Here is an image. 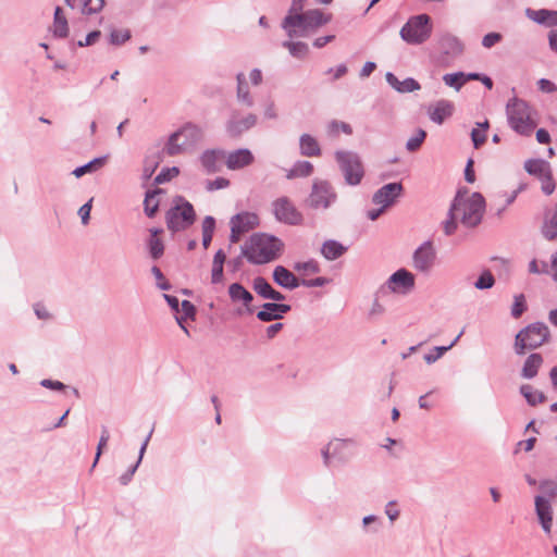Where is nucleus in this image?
I'll return each mask as SVG.
<instances>
[{
  "label": "nucleus",
  "instance_id": "9d476101",
  "mask_svg": "<svg viewBox=\"0 0 557 557\" xmlns=\"http://www.w3.org/2000/svg\"><path fill=\"white\" fill-rule=\"evenodd\" d=\"M335 158L346 184L350 186L360 184L364 171L359 156L351 151H337Z\"/></svg>",
  "mask_w": 557,
  "mask_h": 557
},
{
  "label": "nucleus",
  "instance_id": "bf43d9fd",
  "mask_svg": "<svg viewBox=\"0 0 557 557\" xmlns=\"http://www.w3.org/2000/svg\"><path fill=\"white\" fill-rule=\"evenodd\" d=\"M502 35L499 33H488L482 39V46L484 48H492L494 45L502 40Z\"/></svg>",
  "mask_w": 557,
  "mask_h": 557
},
{
  "label": "nucleus",
  "instance_id": "aec40b11",
  "mask_svg": "<svg viewBox=\"0 0 557 557\" xmlns=\"http://www.w3.org/2000/svg\"><path fill=\"white\" fill-rule=\"evenodd\" d=\"M290 306L285 304L265 302L261 310L257 312V318L262 322H271L280 320L283 315L290 311Z\"/></svg>",
  "mask_w": 557,
  "mask_h": 557
},
{
  "label": "nucleus",
  "instance_id": "c03bdc74",
  "mask_svg": "<svg viewBox=\"0 0 557 557\" xmlns=\"http://www.w3.org/2000/svg\"><path fill=\"white\" fill-rule=\"evenodd\" d=\"M443 82L446 86L455 88L458 91L465 85V73L456 72L445 74L443 76Z\"/></svg>",
  "mask_w": 557,
  "mask_h": 557
},
{
  "label": "nucleus",
  "instance_id": "052dcab7",
  "mask_svg": "<svg viewBox=\"0 0 557 557\" xmlns=\"http://www.w3.org/2000/svg\"><path fill=\"white\" fill-rule=\"evenodd\" d=\"M399 510L397 509V502L389 500L385 506V515L388 517L391 522H394L399 517Z\"/></svg>",
  "mask_w": 557,
  "mask_h": 557
},
{
  "label": "nucleus",
  "instance_id": "423d86ee",
  "mask_svg": "<svg viewBox=\"0 0 557 557\" xmlns=\"http://www.w3.org/2000/svg\"><path fill=\"white\" fill-rule=\"evenodd\" d=\"M550 332L548 326L543 322H534L520 330L516 337L513 349L519 356L525 354L527 350H533L548 342Z\"/></svg>",
  "mask_w": 557,
  "mask_h": 557
},
{
  "label": "nucleus",
  "instance_id": "f8f14e48",
  "mask_svg": "<svg viewBox=\"0 0 557 557\" xmlns=\"http://www.w3.org/2000/svg\"><path fill=\"white\" fill-rule=\"evenodd\" d=\"M230 242L238 243L240 237L259 225V216L253 212L244 211L233 215L230 220Z\"/></svg>",
  "mask_w": 557,
  "mask_h": 557
},
{
  "label": "nucleus",
  "instance_id": "f3484780",
  "mask_svg": "<svg viewBox=\"0 0 557 557\" xmlns=\"http://www.w3.org/2000/svg\"><path fill=\"white\" fill-rule=\"evenodd\" d=\"M255 161L252 152L247 148H240L231 152H226L225 164L228 170L235 171L244 169Z\"/></svg>",
  "mask_w": 557,
  "mask_h": 557
},
{
  "label": "nucleus",
  "instance_id": "4468645a",
  "mask_svg": "<svg viewBox=\"0 0 557 557\" xmlns=\"http://www.w3.org/2000/svg\"><path fill=\"white\" fill-rule=\"evenodd\" d=\"M257 115L253 113L240 115L238 111H233L225 125L226 132L233 138L239 137L252 128L257 124Z\"/></svg>",
  "mask_w": 557,
  "mask_h": 557
},
{
  "label": "nucleus",
  "instance_id": "1a4fd4ad",
  "mask_svg": "<svg viewBox=\"0 0 557 557\" xmlns=\"http://www.w3.org/2000/svg\"><path fill=\"white\" fill-rule=\"evenodd\" d=\"M337 200V193L332 184L324 180H314L306 205L313 210H327Z\"/></svg>",
  "mask_w": 557,
  "mask_h": 557
},
{
  "label": "nucleus",
  "instance_id": "37998d69",
  "mask_svg": "<svg viewBox=\"0 0 557 557\" xmlns=\"http://www.w3.org/2000/svg\"><path fill=\"white\" fill-rule=\"evenodd\" d=\"M82 14L91 15L102 11L106 1L104 0H79Z\"/></svg>",
  "mask_w": 557,
  "mask_h": 557
},
{
  "label": "nucleus",
  "instance_id": "7ed1b4c3",
  "mask_svg": "<svg viewBox=\"0 0 557 557\" xmlns=\"http://www.w3.org/2000/svg\"><path fill=\"white\" fill-rule=\"evenodd\" d=\"M509 126L521 136H531L537 126L535 110L523 99L513 97L506 106Z\"/></svg>",
  "mask_w": 557,
  "mask_h": 557
},
{
  "label": "nucleus",
  "instance_id": "bb28decb",
  "mask_svg": "<svg viewBox=\"0 0 557 557\" xmlns=\"http://www.w3.org/2000/svg\"><path fill=\"white\" fill-rule=\"evenodd\" d=\"M541 233L547 240H554L557 238V203L553 209L545 212Z\"/></svg>",
  "mask_w": 557,
  "mask_h": 557
},
{
  "label": "nucleus",
  "instance_id": "338daca9",
  "mask_svg": "<svg viewBox=\"0 0 557 557\" xmlns=\"http://www.w3.org/2000/svg\"><path fill=\"white\" fill-rule=\"evenodd\" d=\"M92 198H90L86 203H84L79 210H78V214L82 219V223L84 225L88 224L89 222V218H90V211H91V203H92Z\"/></svg>",
  "mask_w": 557,
  "mask_h": 557
},
{
  "label": "nucleus",
  "instance_id": "79ce46f5",
  "mask_svg": "<svg viewBox=\"0 0 557 557\" xmlns=\"http://www.w3.org/2000/svg\"><path fill=\"white\" fill-rule=\"evenodd\" d=\"M181 311L183 312V314L182 315H177L176 317V321H177L178 325L182 327V330L186 334H189L188 330L184 325V321L186 319H194L195 318L196 308H195V306L190 301L183 300L182 304H181Z\"/></svg>",
  "mask_w": 557,
  "mask_h": 557
},
{
  "label": "nucleus",
  "instance_id": "a878e982",
  "mask_svg": "<svg viewBox=\"0 0 557 557\" xmlns=\"http://www.w3.org/2000/svg\"><path fill=\"white\" fill-rule=\"evenodd\" d=\"M385 79L393 89L400 94L412 92L421 88L420 84L414 78L408 77L404 81H399L391 72L385 74Z\"/></svg>",
  "mask_w": 557,
  "mask_h": 557
},
{
  "label": "nucleus",
  "instance_id": "774afa93",
  "mask_svg": "<svg viewBox=\"0 0 557 557\" xmlns=\"http://www.w3.org/2000/svg\"><path fill=\"white\" fill-rule=\"evenodd\" d=\"M537 86L541 91L547 92V94H552L557 90V86L553 82H550L546 78H541L537 82Z\"/></svg>",
  "mask_w": 557,
  "mask_h": 557
},
{
  "label": "nucleus",
  "instance_id": "09e8293b",
  "mask_svg": "<svg viewBox=\"0 0 557 557\" xmlns=\"http://www.w3.org/2000/svg\"><path fill=\"white\" fill-rule=\"evenodd\" d=\"M540 490L542 491L543 495L547 497L550 502L555 497H557V482L553 480H545L540 483Z\"/></svg>",
  "mask_w": 557,
  "mask_h": 557
},
{
  "label": "nucleus",
  "instance_id": "0e129e2a",
  "mask_svg": "<svg viewBox=\"0 0 557 557\" xmlns=\"http://www.w3.org/2000/svg\"><path fill=\"white\" fill-rule=\"evenodd\" d=\"M230 185V181L224 177H218L207 183V189L210 191L226 188Z\"/></svg>",
  "mask_w": 557,
  "mask_h": 557
},
{
  "label": "nucleus",
  "instance_id": "680f3d73",
  "mask_svg": "<svg viewBox=\"0 0 557 557\" xmlns=\"http://www.w3.org/2000/svg\"><path fill=\"white\" fill-rule=\"evenodd\" d=\"M385 312V307L379 302L377 299H375L373 302H372V306L369 310V319L371 320H375L377 319L379 317L383 315Z\"/></svg>",
  "mask_w": 557,
  "mask_h": 557
},
{
  "label": "nucleus",
  "instance_id": "4be33fe9",
  "mask_svg": "<svg viewBox=\"0 0 557 557\" xmlns=\"http://www.w3.org/2000/svg\"><path fill=\"white\" fill-rule=\"evenodd\" d=\"M525 16L533 21L536 24L543 25L545 27H556L557 26V11L548 10V9H525Z\"/></svg>",
  "mask_w": 557,
  "mask_h": 557
},
{
  "label": "nucleus",
  "instance_id": "e2e57ef3",
  "mask_svg": "<svg viewBox=\"0 0 557 557\" xmlns=\"http://www.w3.org/2000/svg\"><path fill=\"white\" fill-rule=\"evenodd\" d=\"M151 273L153 274L156 280L159 281L158 287L160 289H162V290L170 289V287H171L170 284L164 280V275L158 267L153 265L151 268Z\"/></svg>",
  "mask_w": 557,
  "mask_h": 557
},
{
  "label": "nucleus",
  "instance_id": "0eeeda50",
  "mask_svg": "<svg viewBox=\"0 0 557 557\" xmlns=\"http://www.w3.org/2000/svg\"><path fill=\"white\" fill-rule=\"evenodd\" d=\"M173 203L166 212V225L172 232H181L194 224L196 213L193 205L182 196L175 197Z\"/></svg>",
  "mask_w": 557,
  "mask_h": 557
},
{
  "label": "nucleus",
  "instance_id": "f257e3e1",
  "mask_svg": "<svg viewBox=\"0 0 557 557\" xmlns=\"http://www.w3.org/2000/svg\"><path fill=\"white\" fill-rule=\"evenodd\" d=\"M332 14H325L319 9H311L300 13L287 14L282 21V28L286 32L287 36L309 37L317 30L330 23Z\"/></svg>",
  "mask_w": 557,
  "mask_h": 557
},
{
  "label": "nucleus",
  "instance_id": "473e14b6",
  "mask_svg": "<svg viewBox=\"0 0 557 557\" xmlns=\"http://www.w3.org/2000/svg\"><path fill=\"white\" fill-rule=\"evenodd\" d=\"M152 432H153V428L150 430V432L148 433L147 437L145 438V441L143 442L141 446H140V449H139V456H138V459L137 461L135 462V465H133L125 473H123L120 478H119V481L122 485H127L134 473L136 472L138 466L140 465L141 460H143V457H144V454L147 449V446H148V443L151 438V435H152Z\"/></svg>",
  "mask_w": 557,
  "mask_h": 557
},
{
  "label": "nucleus",
  "instance_id": "8fccbe9b",
  "mask_svg": "<svg viewBox=\"0 0 557 557\" xmlns=\"http://www.w3.org/2000/svg\"><path fill=\"white\" fill-rule=\"evenodd\" d=\"M495 284V278L490 271H484L474 283L476 289H488Z\"/></svg>",
  "mask_w": 557,
  "mask_h": 557
},
{
  "label": "nucleus",
  "instance_id": "de8ad7c7",
  "mask_svg": "<svg viewBox=\"0 0 557 557\" xmlns=\"http://www.w3.org/2000/svg\"><path fill=\"white\" fill-rule=\"evenodd\" d=\"M527 310V301L523 294L516 295L513 297V304L511 306V315L518 319Z\"/></svg>",
  "mask_w": 557,
  "mask_h": 557
},
{
  "label": "nucleus",
  "instance_id": "ddd939ff",
  "mask_svg": "<svg viewBox=\"0 0 557 557\" xmlns=\"http://www.w3.org/2000/svg\"><path fill=\"white\" fill-rule=\"evenodd\" d=\"M436 261V249L431 240L424 242L413 252V268L424 274H429Z\"/></svg>",
  "mask_w": 557,
  "mask_h": 557
},
{
  "label": "nucleus",
  "instance_id": "6e6d98bb",
  "mask_svg": "<svg viewBox=\"0 0 557 557\" xmlns=\"http://www.w3.org/2000/svg\"><path fill=\"white\" fill-rule=\"evenodd\" d=\"M329 132L333 135H337L339 132L350 135L352 128L348 123L334 120L329 124Z\"/></svg>",
  "mask_w": 557,
  "mask_h": 557
},
{
  "label": "nucleus",
  "instance_id": "a211bd4d",
  "mask_svg": "<svg viewBox=\"0 0 557 557\" xmlns=\"http://www.w3.org/2000/svg\"><path fill=\"white\" fill-rule=\"evenodd\" d=\"M454 109L455 107L451 101L441 99L434 104H430L426 109V112L432 122L441 125L446 119L453 115Z\"/></svg>",
  "mask_w": 557,
  "mask_h": 557
},
{
  "label": "nucleus",
  "instance_id": "c9c22d12",
  "mask_svg": "<svg viewBox=\"0 0 557 557\" xmlns=\"http://www.w3.org/2000/svg\"><path fill=\"white\" fill-rule=\"evenodd\" d=\"M53 34L60 38H64L69 34L67 20L60 7H57L54 11Z\"/></svg>",
  "mask_w": 557,
  "mask_h": 557
},
{
  "label": "nucleus",
  "instance_id": "c756f323",
  "mask_svg": "<svg viewBox=\"0 0 557 557\" xmlns=\"http://www.w3.org/2000/svg\"><path fill=\"white\" fill-rule=\"evenodd\" d=\"M320 251L327 261H334L347 251V247L335 239H327L322 244Z\"/></svg>",
  "mask_w": 557,
  "mask_h": 557
},
{
  "label": "nucleus",
  "instance_id": "864d4df0",
  "mask_svg": "<svg viewBox=\"0 0 557 557\" xmlns=\"http://www.w3.org/2000/svg\"><path fill=\"white\" fill-rule=\"evenodd\" d=\"M178 173H180V171H178V168H176V166L163 169L154 177V184H157V185L163 184V183L170 181L171 178L175 177L176 175H178Z\"/></svg>",
  "mask_w": 557,
  "mask_h": 557
},
{
  "label": "nucleus",
  "instance_id": "5701e85b",
  "mask_svg": "<svg viewBox=\"0 0 557 557\" xmlns=\"http://www.w3.org/2000/svg\"><path fill=\"white\" fill-rule=\"evenodd\" d=\"M440 50L448 57L455 58L462 53L463 45L454 35L444 33L438 37L437 40Z\"/></svg>",
  "mask_w": 557,
  "mask_h": 557
},
{
  "label": "nucleus",
  "instance_id": "e433bc0d",
  "mask_svg": "<svg viewBox=\"0 0 557 557\" xmlns=\"http://www.w3.org/2000/svg\"><path fill=\"white\" fill-rule=\"evenodd\" d=\"M226 256L222 249L218 250L213 257L211 281L212 283H220L223 277V264Z\"/></svg>",
  "mask_w": 557,
  "mask_h": 557
},
{
  "label": "nucleus",
  "instance_id": "2eb2a0df",
  "mask_svg": "<svg viewBox=\"0 0 557 557\" xmlns=\"http://www.w3.org/2000/svg\"><path fill=\"white\" fill-rule=\"evenodd\" d=\"M534 506L535 513L543 532L547 536H550L554 516L552 502L545 496H535Z\"/></svg>",
  "mask_w": 557,
  "mask_h": 557
},
{
  "label": "nucleus",
  "instance_id": "4d7b16f0",
  "mask_svg": "<svg viewBox=\"0 0 557 557\" xmlns=\"http://www.w3.org/2000/svg\"><path fill=\"white\" fill-rule=\"evenodd\" d=\"M459 219L458 214L453 213V207L449 209V216L448 219L443 223L444 232L446 235H451L455 230L457 228L456 220Z\"/></svg>",
  "mask_w": 557,
  "mask_h": 557
},
{
  "label": "nucleus",
  "instance_id": "2f4dec72",
  "mask_svg": "<svg viewBox=\"0 0 557 557\" xmlns=\"http://www.w3.org/2000/svg\"><path fill=\"white\" fill-rule=\"evenodd\" d=\"M524 170L530 175H534L540 180L550 172V165L547 161L542 159H530L524 162Z\"/></svg>",
  "mask_w": 557,
  "mask_h": 557
},
{
  "label": "nucleus",
  "instance_id": "72a5a7b5",
  "mask_svg": "<svg viewBox=\"0 0 557 557\" xmlns=\"http://www.w3.org/2000/svg\"><path fill=\"white\" fill-rule=\"evenodd\" d=\"M300 153L306 157H318L321 153L320 146L315 138L309 134L300 136Z\"/></svg>",
  "mask_w": 557,
  "mask_h": 557
},
{
  "label": "nucleus",
  "instance_id": "f03ea898",
  "mask_svg": "<svg viewBox=\"0 0 557 557\" xmlns=\"http://www.w3.org/2000/svg\"><path fill=\"white\" fill-rule=\"evenodd\" d=\"M283 243L273 235L253 234L249 242L242 247V256L250 263L264 264L278 258Z\"/></svg>",
  "mask_w": 557,
  "mask_h": 557
},
{
  "label": "nucleus",
  "instance_id": "f704fd0d",
  "mask_svg": "<svg viewBox=\"0 0 557 557\" xmlns=\"http://www.w3.org/2000/svg\"><path fill=\"white\" fill-rule=\"evenodd\" d=\"M107 161H108V156L95 158L91 161H89L88 163L76 168L72 172V174L78 178L87 173H94V172L102 169L106 165Z\"/></svg>",
  "mask_w": 557,
  "mask_h": 557
},
{
  "label": "nucleus",
  "instance_id": "603ef678",
  "mask_svg": "<svg viewBox=\"0 0 557 557\" xmlns=\"http://www.w3.org/2000/svg\"><path fill=\"white\" fill-rule=\"evenodd\" d=\"M448 350L449 347L435 346L429 354H425L423 356V359L428 364H432L436 362L438 359H441L442 356Z\"/></svg>",
  "mask_w": 557,
  "mask_h": 557
},
{
  "label": "nucleus",
  "instance_id": "3c124183",
  "mask_svg": "<svg viewBox=\"0 0 557 557\" xmlns=\"http://www.w3.org/2000/svg\"><path fill=\"white\" fill-rule=\"evenodd\" d=\"M131 39V32L128 29H113L110 33V44L120 46Z\"/></svg>",
  "mask_w": 557,
  "mask_h": 557
},
{
  "label": "nucleus",
  "instance_id": "6ab92c4d",
  "mask_svg": "<svg viewBox=\"0 0 557 557\" xmlns=\"http://www.w3.org/2000/svg\"><path fill=\"white\" fill-rule=\"evenodd\" d=\"M225 157L226 151L223 149H208L201 153L200 163L207 173H215L221 170V163Z\"/></svg>",
  "mask_w": 557,
  "mask_h": 557
},
{
  "label": "nucleus",
  "instance_id": "a18cd8bd",
  "mask_svg": "<svg viewBox=\"0 0 557 557\" xmlns=\"http://www.w3.org/2000/svg\"><path fill=\"white\" fill-rule=\"evenodd\" d=\"M425 137H426V132L422 128H419L416 132V134L407 140L406 149L411 152L417 151L421 147Z\"/></svg>",
  "mask_w": 557,
  "mask_h": 557
},
{
  "label": "nucleus",
  "instance_id": "49530a36",
  "mask_svg": "<svg viewBox=\"0 0 557 557\" xmlns=\"http://www.w3.org/2000/svg\"><path fill=\"white\" fill-rule=\"evenodd\" d=\"M149 252L152 259H159L164 252V245L159 237H150L148 240Z\"/></svg>",
  "mask_w": 557,
  "mask_h": 557
},
{
  "label": "nucleus",
  "instance_id": "9b49d317",
  "mask_svg": "<svg viewBox=\"0 0 557 557\" xmlns=\"http://www.w3.org/2000/svg\"><path fill=\"white\" fill-rule=\"evenodd\" d=\"M272 212L275 219L284 224L298 225L302 222V214L286 196L278 197L272 202Z\"/></svg>",
  "mask_w": 557,
  "mask_h": 557
},
{
  "label": "nucleus",
  "instance_id": "b1692460",
  "mask_svg": "<svg viewBox=\"0 0 557 557\" xmlns=\"http://www.w3.org/2000/svg\"><path fill=\"white\" fill-rule=\"evenodd\" d=\"M387 284L393 292H396L398 287L410 290L414 287V276L408 270L399 269L389 276Z\"/></svg>",
  "mask_w": 557,
  "mask_h": 557
},
{
  "label": "nucleus",
  "instance_id": "412c9836",
  "mask_svg": "<svg viewBox=\"0 0 557 557\" xmlns=\"http://www.w3.org/2000/svg\"><path fill=\"white\" fill-rule=\"evenodd\" d=\"M228 295L233 302H242L247 313H252L255 311V307L251 305L253 296L242 284H231L228 286Z\"/></svg>",
  "mask_w": 557,
  "mask_h": 557
},
{
  "label": "nucleus",
  "instance_id": "393cba45",
  "mask_svg": "<svg viewBox=\"0 0 557 557\" xmlns=\"http://www.w3.org/2000/svg\"><path fill=\"white\" fill-rule=\"evenodd\" d=\"M253 290L264 299H270L273 301H282L285 299V296L275 290L268 281L262 276H257L252 282Z\"/></svg>",
  "mask_w": 557,
  "mask_h": 557
},
{
  "label": "nucleus",
  "instance_id": "6e6552de",
  "mask_svg": "<svg viewBox=\"0 0 557 557\" xmlns=\"http://www.w3.org/2000/svg\"><path fill=\"white\" fill-rule=\"evenodd\" d=\"M431 17L424 13L411 16L399 32L401 39L409 45H421L431 37Z\"/></svg>",
  "mask_w": 557,
  "mask_h": 557
},
{
  "label": "nucleus",
  "instance_id": "4c0bfd02",
  "mask_svg": "<svg viewBox=\"0 0 557 557\" xmlns=\"http://www.w3.org/2000/svg\"><path fill=\"white\" fill-rule=\"evenodd\" d=\"M288 52L297 59H305L309 54V46L302 41L286 40L282 44Z\"/></svg>",
  "mask_w": 557,
  "mask_h": 557
},
{
  "label": "nucleus",
  "instance_id": "39448f33",
  "mask_svg": "<svg viewBox=\"0 0 557 557\" xmlns=\"http://www.w3.org/2000/svg\"><path fill=\"white\" fill-rule=\"evenodd\" d=\"M451 207L453 213L459 215V220L465 226L474 227L482 220L485 200L481 194L473 193L467 199L457 196Z\"/></svg>",
  "mask_w": 557,
  "mask_h": 557
},
{
  "label": "nucleus",
  "instance_id": "cd10ccee",
  "mask_svg": "<svg viewBox=\"0 0 557 557\" xmlns=\"http://www.w3.org/2000/svg\"><path fill=\"white\" fill-rule=\"evenodd\" d=\"M274 282L283 288L295 289L300 285L298 278L283 265H277L273 271Z\"/></svg>",
  "mask_w": 557,
  "mask_h": 557
},
{
  "label": "nucleus",
  "instance_id": "5fc2aeb1",
  "mask_svg": "<svg viewBox=\"0 0 557 557\" xmlns=\"http://www.w3.org/2000/svg\"><path fill=\"white\" fill-rule=\"evenodd\" d=\"M296 271L306 272V273H319L320 265L315 260H309L306 262H297L294 267Z\"/></svg>",
  "mask_w": 557,
  "mask_h": 557
},
{
  "label": "nucleus",
  "instance_id": "ea45409f",
  "mask_svg": "<svg viewBox=\"0 0 557 557\" xmlns=\"http://www.w3.org/2000/svg\"><path fill=\"white\" fill-rule=\"evenodd\" d=\"M520 393L523 395L528 404L531 406L542 404L546 400V397L542 392L534 389L529 384L522 385L520 387Z\"/></svg>",
  "mask_w": 557,
  "mask_h": 557
},
{
  "label": "nucleus",
  "instance_id": "c85d7f7f",
  "mask_svg": "<svg viewBox=\"0 0 557 557\" xmlns=\"http://www.w3.org/2000/svg\"><path fill=\"white\" fill-rule=\"evenodd\" d=\"M237 81V89H236V99L238 103L246 108H251L255 104V99L251 96L248 87V83L246 81V76L244 73H238L236 75Z\"/></svg>",
  "mask_w": 557,
  "mask_h": 557
},
{
  "label": "nucleus",
  "instance_id": "69168bd1",
  "mask_svg": "<svg viewBox=\"0 0 557 557\" xmlns=\"http://www.w3.org/2000/svg\"><path fill=\"white\" fill-rule=\"evenodd\" d=\"M471 139H472V143H473V146L474 148H479L481 147L485 140H486V135H485V132H482L481 129L479 128H473L471 131Z\"/></svg>",
  "mask_w": 557,
  "mask_h": 557
},
{
  "label": "nucleus",
  "instance_id": "13d9d810",
  "mask_svg": "<svg viewBox=\"0 0 557 557\" xmlns=\"http://www.w3.org/2000/svg\"><path fill=\"white\" fill-rule=\"evenodd\" d=\"M540 181L542 184V186H541L542 191L545 195H552L555 190V183L552 177V171L549 173H547L546 175H544L543 177H541Z\"/></svg>",
  "mask_w": 557,
  "mask_h": 557
},
{
  "label": "nucleus",
  "instance_id": "58836bf2",
  "mask_svg": "<svg viewBox=\"0 0 557 557\" xmlns=\"http://www.w3.org/2000/svg\"><path fill=\"white\" fill-rule=\"evenodd\" d=\"M313 172V165L309 161H298L287 172L286 178L307 177Z\"/></svg>",
  "mask_w": 557,
  "mask_h": 557
},
{
  "label": "nucleus",
  "instance_id": "20e7f679",
  "mask_svg": "<svg viewBox=\"0 0 557 557\" xmlns=\"http://www.w3.org/2000/svg\"><path fill=\"white\" fill-rule=\"evenodd\" d=\"M203 138V131L194 123H186L172 133L165 144L164 151L173 157L186 152L198 145Z\"/></svg>",
  "mask_w": 557,
  "mask_h": 557
},
{
  "label": "nucleus",
  "instance_id": "a19ab883",
  "mask_svg": "<svg viewBox=\"0 0 557 557\" xmlns=\"http://www.w3.org/2000/svg\"><path fill=\"white\" fill-rule=\"evenodd\" d=\"M162 193V189L160 188H157V189H153V190H148L146 193V197H145V200H144V206H145V213L149 216V218H152L157 211H158V208H159V200H157V196L159 194Z\"/></svg>",
  "mask_w": 557,
  "mask_h": 557
},
{
  "label": "nucleus",
  "instance_id": "7c9ffc66",
  "mask_svg": "<svg viewBox=\"0 0 557 557\" xmlns=\"http://www.w3.org/2000/svg\"><path fill=\"white\" fill-rule=\"evenodd\" d=\"M542 364L543 357L537 352L531 354L523 363L521 376L528 380L535 377Z\"/></svg>",
  "mask_w": 557,
  "mask_h": 557
},
{
  "label": "nucleus",
  "instance_id": "dca6fc26",
  "mask_svg": "<svg viewBox=\"0 0 557 557\" xmlns=\"http://www.w3.org/2000/svg\"><path fill=\"white\" fill-rule=\"evenodd\" d=\"M403 190L401 183H388L373 194L372 201L383 208H388L396 202Z\"/></svg>",
  "mask_w": 557,
  "mask_h": 557
}]
</instances>
